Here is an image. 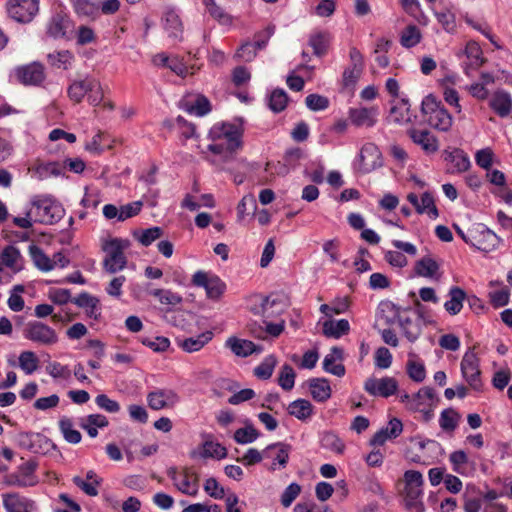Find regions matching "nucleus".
Segmentation results:
<instances>
[{
    "label": "nucleus",
    "instance_id": "obj_57",
    "mask_svg": "<svg viewBox=\"0 0 512 512\" xmlns=\"http://www.w3.org/2000/svg\"><path fill=\"white\" fill-rule=\"evenodd\" d=\"M439 269L438 264L433 259L426 257L416 263L415 271L419 276L433 277Z\"/></svg>",
    "mask_w": 512,
    "mask_h": 512
},
{
    "label": "nucleus",
    "instance_id": "obj_46",
    "mask_svg": "<svg viewBox=\"0 0 512 512\" xmlns=\"http://www.w3.org/2000/svg\"><path fill=\"white\" fill-rule=\"evenodd\" d=\"M48 62L58 69L67 70L71 67L73 62V55L68 50L58 51L48 54Z\"/></svg>",
    "mask_w": 512,
    "mask_h": 512
},
{
    "label": "nucleus",
    "instance_id": "obj_3",
    "mask_svg": "<svg viewBox=\"0 0 512 512\" xmlns=\"http://www.w3.org/2000/svg\"><path fill=\"white\" fill-rule=\"evenodd\" d=\"M421 111L426 122L440 131H448L452 126V116L433 95L426 96L421 103Z\"/></svg>",
    "mask_w": 512,
    "mask_h": 512
},
{
    "label": "nucleus",
    "instance_id": "obj_10",
    "mask_svg": "<svg viewBox=\"0 0 512 512\" xmlns=\"http://www.w3.org/2000/svg\"><path fill=\"white\" fill-rule=\"evenodd\" d=\"M462 377L476 391L482 388L480 361L474 349H469L461 360Z\"/></svg>",
    "mask_w": 512,
    "mask_h": 512
},
{
    "label": "nucleus",
    "instance_id": "obj_5",
    "mask_svg": "<svg viewBox=\"0 0 512 512\" xmlns=\"http://www.w3.org/2000/svg\"><path fill=\"white\" fill-rule=\"evenodd\" d=\"M31 204L35 222L52 225L61 220L64 215L62 206L49 197L35 196Z\"/></svg>",
    "mask_w": 512,
    "mask_h": 512
},
{
    "label": "nucleus",
    "instance_id": "obj_31",
    "mask_svg": "<svg viewBox=\"0 0 512 512\" xmlns=\"http://www.w3.org/2000/svg\"><path fill=\"white\" fill-rule=\"evenodd\" d=\"M213 338L211 331H205L195 337L185 338L178 341V345L187 353H193L201 350Z\"/></svg>",
    "mask_w": 512,
    "mask_h": 512
},
{
    "label": "nucleus",
    "instance_id": "obj_44",
    "mask_svg": "<svg viewBox=\"0 0 512 512\" xmlns=\"http://www.w3.org/2000/svg\"><path fill=\"white\" fill-rule=\"evenodd\" d=\"M329 42L330 36L327 32H316L311 34L309 38V45L317 56H323L326 54Z\"/></svg>",
    "mask_w": 512,
    "mask_h": 512
},
{
    "label": "nucleus",
    "instance_id": "obj_27",
    "mask_svg": "<svg viewBox=\"0 0 512 512\" xmlns=\"http://www.w3.org/2000/svg\"><path fill=\"white\" fill-rule=\"evenodd\" d=\"M225 346L239 357H248L255 352L259 353L262 350L252 341L239 339L237 337H229L225 342Z\"/></svg>",
    "mask_w": 512,
    "mask_h": 512
},
{
    "label": "nucleus",
    "instance_id": "obj_6",
    "mask_svg": "<svg viewBox=\"0 0 512 512\" xmlns=\"http://www.w3.org/2000/svg\"><path fill=\"white\" fill-rule=\"evenodd\" d=\"M38 462L30 459L20 464L16 471L8 474L5 477V483L8 486H15L20 488L33 487L39 483V478L36 475Z\"/></svg>",
    "mask_w": 512,
    "mask_h": 512
},
{
    "label": "nucleus",
    "instance_id": "obj_54",
    "mask_svg": "<svg viewBox=\"0 0 512 512\" xmlns=\"http://www.w3.org/2000/svg\"><path fill=\"white\" fill-rule=\"evenodd\" d=\"M259 435L260 434L257 429H255L253 425L248 424L234 432V440L238 444H249L254 442Z\"/></svg>",
    "mask_w": 512,
    "mask_h": 512
},
{
    "label": "nucleus",
    "instance_id": "obj_13",
    "mask_svg": "<svg viewBox=\"0 0 512 512\" xmlns=\"http://www.w3.org/2000/svg\"><path fill=\"white\" fill-rule=\"evenodd\" d=\"M439 399L433 388L423 387L415 394L410 402V409L423 413L424 420L428 421L433 416V409Z\"/></svg>",
    "mask_w": 512,
    "mask_h": 512
},
{
    "label": "nucleus",
    "instance_id": "obj_2",
    "mask_svg": "<svg viewBox=\"0 0 512 512\" xmlns=\"http://www.w3.org/2000/svg\"><path fill=\"white\" fill-rule=\"evenodd\" d=\"M404 489L402 492L405 508L410 512H424L423 475L416 470H407L404 473Z\"/></svg>",
    "mask_w": 512,
    "mask_h": 512
},
{
    "label": "nucleus",
    "instance_id": "obj_7",
    "mask_svg": "<svg viewBox=\"0 0 512 512\" xmlns=\"http://www.w3.org/2000/svg\"><path fill=\"white\" fill-rule=\"evenodd\" d=\"M23 336L43 346H52L59 340L55 329L41 321H29L23 329Z\"/></svg>",
    "mask_w": 512,
    "mask_h": 512
},
{
    "label": "nucleus",
    "instance_id": "obj_20",
    "mask_svg": "<svg viewBox=\"0 0 512 512\" xmlns=\"http://www.w3.org/2000/svg\"><path fill=\"white\" fill-rule=\"evenodd\" d=\"M381 165V154L378 148L372 144H365L359 154V168L368 173Z\"/></svg>",
    "mask_w": 512,
    "mask_h": 512
},
{
    "label": "nucleus",
    "instance_id": "obj_32",
    "mask_svg": "<svg viewBox=\"0 0 512 512\" xmlns=\"http://www.w3.org/2000/svg\"><path fill=\"white\" fill-rule=\"evenodd\" d=\"M408 314L409 311L407 310L397 311V315L392 319V322H397L406 335L407 339L413 342L419 336V329L417 325H415L410 319Z\"/></svg>",
    "mask_w": 512,
    "mask_h": 512
},
{
    "label": "nucleus",
    "instance_id": "obj_28",
    "mask_svg": "<svg viewBox=\"0 0 512 512\" xmlns=\"http://www.w3.org/2000/svg\"><path fill=\"white\" fill-rule=\"evenodd\" d=\"M369 445L373 448L372 451L366 455L365 462L369 467H380L383 463V454L378 446H384V427H381L369 441Z\"/></svg>",
    "mask_w": 512,
    "mask_h": 512
},
{
    "label": "nucleus",
    "instance_id": "obj_36",
    "mask_svg": "<svg viewBox=\"0 0 512 512\" xmlns=\"http://www.w3.org/2000/svg\"><path fill=\"white\" fill-rule=\"evenodd\" d=\"M449 297L450 299L444 304L445 310L450 315H456L463 307V301L466 299V293L462 288L454 286L449 290Z\"/></svg>",
    "mask_w": 512,
    "mask_h": 512
},
{
    "label": "nucleus",
    "instance_id": "obj_8",
    "mask_svg": "<svg viewBox=\"0 0 512 512\" xmlns=\"http://www.w3.org/2000/svg\"><path fill=\"white\" fill-rule=\"evenodd\" d=\"M460 65L467 76H471L485 62L483 51L476 41H468L465 48L456 52Z\"/></svg>",
    "mask_w": 512,
    "mask_h": 512
},
{
    "label": "nucleus",
    "instance_id": "obj_35",
    "mask_svg": "<svg viewBox=\"0 0 512 512\" xmlns=\"http://www.w3.org/2000/svg\"><path fill=\"white\" fill-rule=\"evenodd\" d=\"M350 330L348 320H327L323 323V334L326 337L338 339L347 334Z\"/></svg>",
    "mask_w": 512,
    "mask_h": 512
},
{
    "label": "nucleus",
    "instance_id": "obj_43",
    "mask_svg": "<svg viewBox=\"0 0 512 512\" xmlns=\"http://www.w3.org/2000/svg\"><path fill=\"white\" fill-rule=\"evenodd\" d=\"M202 3L204 4L206 8V12L209 13V15L218 21L222 25H229L232 22L231 16L224 11L222 7L217 5L215 0H202Z\"/></svg>",
    "mask_w": 512,
    "mask_h": 512
},
{
    "label": "nucleus",
    "instance_id": "obj_4",
    "mask_svg": "<svg viewBox=\"0 0 512 512\" xmlns=\"http://www.w3.org/2000/svg\"><path fill=\"white\" fill-rule=\"evenodd\" d=\"M129 247V241L113 238L104 242L102 249L105 253L103 267L106 272L115 274L126 267L127 258L124 251Z\"/></svg>",
    "mask_w": 512,
    "mask_h": 512
},
{
    "label": "nucleus",
    "instance_id": "obj_1",
    "mask_svg": "<svg viewBox=\"0 0 512 512\" xmlns=\"http://www.w3.org/2000/svg\"><path fill=\"white\" fill-rule=\"evenodd\" d=\"M211 143L207 149L217 158L211 162L216 165L228 163L235 158V154L242 146V132L233 124L217 123L209 131Z\"/></svg>",
    "mask_w": 512,
    "mask_h": 512
},
{
    "label": "nucleus",
    "instance_id": "obj_12",
    "mask_svg": "<svg viewBox=\"0 0 512 512\" xmlns=\"http://www.w3.org/2000/svg\"><path fill=\"white\" fill-rule=\"evenodd\" d=\"M193 285L205 289L209 299H219L226 290V284L217 276L204 271H197L192 277Z\"/></svg>",
    "mask_w": 512,
    "mask_h": 512
},
{
    "label": "nucleus",
    "instance_id": "obj_45",
    "mask_svg": "<svg viewBox=\"0 0 512 512\" xmlns=\"http://www.w3.org/2000/svg\"><path fill=\"white\" fill-rule=\"evenodd\" d=\"M460 414L452 408L445 409L441 412L439 425L446 432H453L458 426Z\"/></svg>",
    "mask_w": 512,
    "mask_h": 512
},
{
    "label": "nucleus",
    "instance_id": "obj_19",
    "mask_svg": "<svg viewBox=\"0 0 512 512\" xmlns=\"http://www.w3.org/2000/svg\"><path fill=\"white\" fill-rule=\"evenodd\" d=\"M445 161L447 162L446 172L449 174H460L467 171L471 162L468 155L461 149H454L445 152Z\"/></svg>",
    "mask_w": 512,
    "mask_h": 512
},
{
    "label": "nucleus",
    "instance_id": "obj_18",
    "mask_svg": "<svg viewBox=\"0 0 512 512\" xmlns=\"http://www.w3.org/2000/svg\"><path fill=\"white\" fill-rule=\"evenodd\" d=\"M501 239L490 229L481 227L477 234L473 236L471 246L483 252H492L500 245Z\"/></svg>",
    "mask_w": 512,
    "mask_h": 512
},
{
    "label": "nucleus",
    "instance_id": "obj_41",
    "mask_svg": "<svg viewBox=\"0 0 512 512\" xmlns=\"http://www.w3.org/2000/svg\"><path fill=\"white\" fill-rule=\"evenodd\" d=\"M28 251H29V255H30L34 265L36 266V268H38L39 270H41L43 272H48V271L53 270L51 258H49V256L46 255L44 253V251L39 246H37L35 244H31L29 246Z\"/></svg>",
    "mask_w": 512,
    "mask_h": 512
},
{
    "label": "nucleus",
    "instance_id": "obj_11",
    "mask_svg": "<svg viewBox=\"0 0 512 512\" xmlns=\"http://www.w3.org/2000/svg\"><path fill=\"white\" fill-rule=\"evenodd\" d=\"M349 59L350 64L344 69L342 75V86L344 89L353 93L355 85L363 73L364 61L362 54L355 47L350 49Z\"/></svg>",
    "mask_w": 512,
    "mask_h": 512
},
{
    "label": "nucleus",
    "instance_id": "obj_38",
    "mask_svg": "<svg viewBox=\"0 0 512 512\" xmlns=\"http://www.w3.org/2000/svg\"><path fill=\"white\" fill-rule=\"evenodd\" d=\"M2 263L12 269L15 273L22 270V264L19 262L22 260L21 253L18 248L13 245L6 246L1 254Z\"/></svg>",
    "mask_w": 512,
    "mask_h": 512
},
{
    "label": "nucleus",
    "instance_id": "obj_14",
    "mask_svg": "<svg viewBox=\"0 0 512 512\" xmlns=\"http://www.w3.org/2000/svg\"><path fill=\"white\" fill-rule=\"evenodd\" d=\"M38 10L39 0H10L7 7L9 16L20 23L32 21Z\"/></svg>",
    "mask_w": 512,
    "mask_h": 512
},
{
    "label": "nucleus",
    "instance_id": "obj_22",
    "mask_svg": "<svg viewBox=\"0 0 512 512\" xmlns=\"http://www.w3.org/2000/svg\"><path fill=\"white\" fill-rule=\"evenodd\" d=\"M3 506L6 512H32L35 502L17 493L3 495Z\"/></svg>",
    "mask_w": 512,
    "mask_h": 512
},
{
    "label": "nucleus",
    "instance_id": "obj_40",
    "mask_svg": "<svg viewBox=\"0 0 512 512\" xmlns=\"http://www.w3.org/2000/svg\"><path fill=\"white\" fill-rule=\"evenodd\" d=\"M198 455L202 458L224 459L227 457V449L218 442L206 440L203 442Z\"/></svg>",
    "mask_w": 512,
    "mask_h": 512
},
{
    "label": "nucleus",
    "instance_id": "obj_61",
    "mask_svg": "<svg viewBox=\"0 0 512 512\" xmlns=\"http://www.w3.org/2000/svg\"><path fill=\"white\" fill-rule=\"evenodd\" d=\"M187 111L191 114H195L196 116H204L211 111V105L209 100L202 95H199L193 104H191Z\"/></svg>",
    "mask_w": 512,
    "mask_h": 512
},
{
    "label": "nucleus",
    "instance_id": "obj_34",
    "mask_svg": "<svg viewBox=\"0 0 512 512\" xmlns=\"http://www.w3.org/2000/svg\"><path fill=\"white\" fill-rule=\"evenodd\" d=\"M309 388L313 399L318 402H325L331 397V387L325 378L310 379Z\"/></svg>",
    "mask_w": 512,
    "mask_h": 512
},
{
    "label": "nucleus",
    "instance_id": "obj_60",
    "mask_svg": "<svg viewBox=\"0 0 512 512\" xmlns=\"http://www.w3.org/2000/svg\"><path fill=\"white\" fill-rule=\"evenodd\" d=\"M264 323L266 324L265 331L261 327L258 328V331L251 328V332L254 336L258 338H265L264 334L267 333L272 337H278L284 331L285 322L283 320L279 323H267L266 321H264Z\"/></svg>",
    "mask_w": 512,
    "mask_h": 512
},
{
    "label": "nucleus",
    "instance_id": "obj_64",
    "mask_svg": "<svg viewBox=\"0 0 512 512\" xmlns=\"http://www.w3.org/2000/svg\"><path fill=\"white\" fill-rule=\"evenodd\" d=\"M162 235L163 229L161 227L155 226L143 230L138 237V240L143 246L147 247L151 245L155 240L161 238Z\"/></svg>",
    "mask_w": 512,
    "mask_h": 512
},
{
    "label": "nucleus",
    "instance_id": "obj_23",
    "mask_svg": "<svg viewBox=\"0 0 512 512\" xmlns=\"http://www.w3.org/2000/svg\"><path fill=\"white\" fill-rule=\"evenodd\" d=\"M378 110L376 108H350L348 112L350 122L357 126L370 127L376 123Z\"/></svg>",
    "mask_w": 512,
    "mask_h": 512
},
{
    "label": "nucleus",
    "instance_id": "obj_33",
    "mask_svg": "<svg viewBox=\"0 0 512 512\" xmlns=\"http://www.w3.org/2000/svg\"><path fill=\"white\" fill-rule=\"evenodd\" d=\"M164 28L170 37L179 38L183 32V25L178 13L171 8H168L162 18Z\"/></svg>",
    "mask_w": 512,
    "mask_h": 512
},
{
    "label": "nucleus",
    "instance_id": "obj_9",
    "mask_svg": "<svg viewBox=\"0 0 512 512\" xmlns=\"http://www.w3.org/2000/svg\"><path fill=\"white\" fill-rule=\"evenodd\" d=\"M167 475L181 493L189 496L198 494L199 476L194 470L184 468L182 471H178L177 468L171 467L168 469Z\"/></svg>",
    "mask_w": 512,
    "mask_h": 512
},
{
    "label": "nucleus",
    "instance_id": "obj_17",
    "mask_svg": "<svg viewBox=\"0 0 512 512\" xmlns=\"http://www.w3.org/2000/svg\"><path fill=\"white\" fill-rule=\"evenodd\" d=\"M179 401L178 394L173 389H156L147 395L148 406L153 410L172 407Z\"/></svg>",
    "mask_w": 512,
    "mask_h": 512
},
{
    "label": "nucleus",
    "instance_id": "obj_16",
    "mask_svg": "<svg viewBox=\"0 0 512 512\" xmlns=\"http://www.w3.org/2000/svg\"><path fill=\"white\" fill-rule=\"evenodd\" d=\"M291 446L283 442L268 445L264 449V458L271 459L269 470L276 471L286 468L289 461Z\"/></svg>",
    "mask_w": 512,
    "mask_h": 512
},
{
    "label": "nucleus",
    "instance_id": "obj_24",
    "mask_svg": "<svg viewBox=\"0 0 512 512\" xmlns=\"http://www.w3.org/2000/svg\"><path fill=\"white\" fill-rule=\"evenodd\" d=\"M71 27V20L67 15L56 13L47 24V34L55 39L67 38L68 30Z\"/></svg>",
    "mask_w": 512,
    "mask_h": 512
},
{
    "label": "nucleus",
    "instance_id": "obj_25",
    "mask_svg": "<svg viewBox=\"0 0 512 512\" xmlns=\"http://www.w3.org/2000/svg\"><path fill=\"white\" fill-rule=\"evenodd\" d=\"M489 105L499 117L505 118L512 111V96L504 90H497L492 95Z\"/></svg>",
    "mask_w": 512,
    "mask_h": 512
},
{
    "label": "nucleus",
    "instance_id": "obj_37",
    "mask_svg": "<svg viewBox=\"0 0 512 512\" xmlns=\"http://www.w3.org/2000/svg\"><path fill=\"white\" fill-rule=\"evenodd\" d=\"M288 413L301 421H305L312 416L313 406L306 399H297L289 404Z\"/></svg>",
    "mask_w": 512,
    "mask_h": 512
},
{
    "label": "nucleus",
    "instance_id": "obj_29",
    "mask_svg": "<svg viewBox=\"0 0 512 512\" xmlns=\"http://www.w3.org/2000/svg\"><path fill=\"white\" fill-rule=\"evenodd\" d=\"M342 358L343 350L337 346L332 347L330 353L324 357L323 369L335 376H344L346 372L345 366L341 363H336L337 360H342Z\"/></svg>",
    "mask_w": 512,
    "mask_h": 512
},
{
    "label": "nucleus",
    "instance_id": "obj_21",
    "mask_svg": "<svg viewBox=\"0 0 512 512\" xmlns=\"http://www.w3.org/2000/svg\"><path fill=\"white\" fill-rule=\"evenodd\" d=\"M389 111V121L396 124H407L412 121V114L410 112V104L407 99H392Z\"/></svg>",
    "mask_w": 512,
    "mask_h": 512
},
{
    "label": "nucleus",
    "instance_id": "obj_53",
    "mask_svg": "<svg viewBox=\"0 0 512 512\" xmlns=\"http://www.w3.org/2000/svg\"><path fill=\"white\" fill-rule=\"evenodd\" d=\"M321 444L324 448L333 451L337 454H342L345 450L344 442L342 441V439L338 437V435H336L333 432L323 433L321 438Z\"/></svg>",
    "mask_w": 512,
    "mask_h": 512
},
{
    "label": "nucleus",
    "instance_id": "obj_55",
    "mask_svg": "<svg viewBox=\"0 0 512 512\" xmlns=\"http://www.w3.org/2000/svg\"><path fill=\"white\" fill-rule=\"evenodd\" d=\"M296 374L289 364H284L278 377V384L283 390L289 391L294 387Z\"/></svg>",
    "mask_w": 512,
    "mask_h": 512
},
{
    "label": "nucleus",
    "instance_id": "obj_26",
    "mask_svg": "<svg viewBox=\"0 0 512 512\" xmlns=\"http://www.w3.org/2000/svg\"><path fill=\"white\" fill-rule=\"evenodd\" d=\"M409 136L412 141L419 145L426 153H435L438 150V141L436 137L428 130H409Z\"/></svg>",
    "mask_w": 512,
    "mask_h": 512
},
{
    "label": "nucleus",
    "instance_id": "obj_15",
    "mask_svg": "<svg viewBox=\"0 0 512 512\" xmlns=\"http://www.w3.org/2000/svg\"><path fill=\"white\" fill-rule=\"evenodd\" d=\"M13 74L16 80L25 86H37L45 80L44 66L39 62L18 66Z\"/></svg>",
    "mask_w": 512,
    "mask_h": 512
},
{
    "label": "nucleus",
    "instance_id": "obj_56",
    "mask_svg": "<svg viewBox=\"0 0 512 512\" xmlns=\"http://www.w3.org/2000/svg\"><path fill=\"white\" fill-rule=\"evenodd\" d=\"M150 294L158 298L160 303L165 305L176 306L182 302V297L171 290L155 289Z\"/></svg>",
    "mask_w": 512,
    "mask_h": 512
},
{
    "label": "nucleus",
    "instance_id": "obj_49",
    "mask_svg": "<svg viewBox=\"0 0 512 512\" xmlns=\"http://www.w3.org/2000/svg\"><path fill=\"white\" fill-rule=\"evenodd\" d=\"M59 428L67 442L71 444H78L81 441V433L78 430L73 429V423L68 417H62L59 420Z\"/></svg>",
    "mask_w": 512,
    "mask_h": 512
},
{
    "label": "nucleus",
    "instance_id": "obj_59",
    "mask_svg": "<svg viewBox=\"0 0 512 512\" xmlns=\"http://www.w3.org/2000/svg\"><path fill=\"white\" fill-rule=\"evenodd\" d=\"M407 372L409 377L415 382H422L426 377V370L422 361L409 359L407 361Z\"/></svg>",
    "mask_w": 512,
    "mask_h": 512
},
{
    "label": "nucleus",
    "instance_id": "obj_62",
    "mask_svg": "<svg viewBox=\"0 0 512 512\" xmlns=\"http://www.w3.org/2000/svg\"><path fill=\"white\" fill-rule=\"evenodd\" d=\"M97 37L94 30L86 25H80L76 31V43L77 45L84 46L87 44L94 43Z\"/></svg>",
    "mask_w": 512,
    "mask_h": 512
},
{
    "label": "nucleus",
    "instance_id": "obj_30",
    "mask_svg": "<svg viewBox=\"0 0 512 512\" xmlns=\"http://www.w3.org/2000/svg\"><path fill=\"white\" fill-rule=\"evenodd\" d=\"M94 77L86 76L80 80H74L67 89V94L70 100L75 103H80L85 95L91 90V86L93 87Z\"/></svg>",
    "mask_w": 512,
    "mask_h": 512
},
{
    "label": "nucleus",
    "instance_id": "obj_42",
    "mask_svg": "<svg viewBox=\"0 0 512 512\" xmlns=\"http://www.w3.org/2000/svg\"><path fill=\"white\" fill-rule=\"evenodd\" d=\"M42 443L49 445L50 442L45 436L39 433L27 432L20 434L21 446L25 447L31 452L38 453L39 449L36 447V445L41 447Z\"/></svg>",
    "mask_w": 512,
    "mask_h": 512
},
{
    "label": "nucleus",
    "instance_id": "obj_50",
    "mask_svg": "<svg viewBox=\"0 0 512 512\" xmlns=\"http://www.w3.org/2000/svg\"><path fill=\"white\" fill-rule=\"evenodd\" d=\"M417 212L419 214L426 213L431 219H436L439 216L438 209L434 202V197L431 193L424 192L421 195Z\"/></svg>",
    "mask_w": 512,
    "mask_h": 512
},
{
    "label": "nucleus",
    "instance_id": "obj_48",
    "mask_svg": "<svg viewBox=\"0 0 512 512\" xmlns=\"http://www.w3.org/2000/svg\"><path fill=\"white\" fill-rule=\"evenodd\" d=\"M287 103L288 95L283 89L280 88L274 89L268 98V107L274 113L282 112L286 108Z\"/></svg>",
    "mask_w": 512,
    "mask_h": 512
},
{
    "label": "nucleus",
    "instance_id": "obj_52",
    "mask_svg": "<svg viewBox=\"0 0 512 512\" xmlns=\"http://www.w3.org/2000/svg\"><path fill=\"white\" fill-rule=\"evenodd\" d=\"M277 360L273 355H269L264 358V360L254 368V375L262 380L269 379L274 371Z\"/></svg>",
    "mask_w": 512,
    "mask_h": 512
},
{
    "label": "nucleus",
    "instance_id": "obj_58",
    "mask_svg": "<svg viewBox=\"0 0 512 512\" xmlns=\"http://www.w3.org/2000/svg\"><path fill=\"white\" fill-rule=\"evenodd\" d=\"M140 342L152 349L154 352H164L170 346V340L167 337H141Z\"/></svg>",
    "mask_w": 512,
    "mask_h": 512
},
{
    "label": "nucleus",
    "instance_id": "obj_39",
    "mask_svg": "<svg viewBox=\"0 0 512 512\" xmlns=\"http://www.w3.org/2000/svg\"><path fill=\"white\" fill-rule=\"evenodd\" d=\"M422 40V33L415 25L406 26L399 34V42L404 48H413Z\"/></svg>",
    "mask_w": 512,
    "mask_h": 512
},
{
    "label": "nucleus",
    "instance_id": "obj_63",
    "mask_svg": "<svg viewBox=\"0 0 512 512\" xmlns=\"http://www.w3.org/2000/svg\"><path fill=\"white\" fill-rule=\"evenodd\" d=\"M257 55V49L251 42L242 44L235 53L234 58L239 61L250 62Z\"/></svg>",
    "mask_w": 512,
    "mask_h": 512
},
{
    "label": "nucleus",
    "instance_id": "obj_47",
    "mask_svg": "<svg viewBox=\"0 0 512 512\" xmlns=\"http://www.w3.org/2000/svg\"><path fill=\"white\" fill-rule=\"evenodd\" d=\"M75 12L80 16L92 17L100 9V2L97 0H73Z\"/></svg>",
    "mask_w": 512,
    "mask_h": 512
},
{
    "label": "nucleus",
    "instance_id": "obj_51",
    "mask_svg": "<svg viewBox=\"0 0 512 512\" xmlns=\"http://www.w3.org/2000/svg\"><path fill=\"white\" fill-rule=\"evenodd\" d=\"M19 367L30 375L38 369L39 360L33 351H23L19 355Z\"/></svg>",
    "mask_w": 512,
    "mask_h": 512
}]
</instances>
